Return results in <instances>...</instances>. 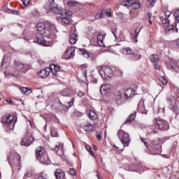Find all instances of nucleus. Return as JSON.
<instances>
[{
  "label": "nucleus",
  "instance_id": "69168bd1",
  "mask_svg": "<svg viewBox=\"0 0 179 179\" xmlns=\"http://www.w3.org/2000/svg\"><path fill=\"white\" fill-rule=\"evenodd\" d=\"M84 76H85V78H87V73H86V71H84Z\"/></svg>",
  "mask_w": 179,
  "mask_h": 179
},
{
  "label": "nucleus",
  "instance_id": "f3484780",
  "mask_svg": "<svg viewBox=\"0 0 179 179\" xmlns=\"http://www.w3.org/2000/svg\"><path fill=\"white\" fill-rule=\"evenodd\" d=\"M166 66L170 71H172L173 72H179L178 66H177V65H176L173 61L166 63Z\"/></svg>",
  "mask_w": 179,
  "mask_h": 179
},
{
  "label": "nucleus",
  "instance_id": "58836bf2",
  "mask_svg": "<svg viewBox=\"0 0 179 179\" xmlns=\"http://www.w3.org/2000/svg\"><path fill=\"white\" fill-rule=\"evenodd\" d=\"M165 33H166V34H170V33H174V27H167L165 29Z\"/></svg>",
  "mask_w": 179,
  "mask_h": 179
},
{
  "label": "nucleus",
  "instance_id": "052dcab7",
  "mask_svg": "<svg viewBox=\"0 0 179 179\" xmlns=\"http://www.w3.org/2000/svg\"><path fill=\"white\" fill-rule=\"evenodd\" d=\"M96 137H97L98 141H101V135H100L99 133H97Z\"/></svg>",
  "mask_w": 179,
  "mask_h": 179
},
{
  "label": "nucleus",
  "instance_id": "6ab92c4d",
  "mask_svg": "<svg viewBox=\"0 0 179 179\" xmlns=\"http://www.w3.org/2000/svg\"><path fill=\"white\" fill-rule=\"evenodd\" d=\"M48 70H49L48 69L41 70L38 73V76L40 78H42L43 79H45L46 78H48V76H50V71Z\"/></svg>",
  "mask_w": 179,
  "mask_h": 179
},
{
  "label": "nucleus",
  "instance_id": "f03ea898",
  "mask_svg": "<svg viewBox=\"0 0 179 179\" xmlns=\"http://www.w3.org/2000/svg\"><path fill=\"white\" fill-rule=\"evenodd\" d=\"M169 123L167 121L157 118L154 120V124L150 134H159V131H167L169 129Z\"/></svg>",
  "mask_w": 179,
  "mask_h": 179
},
{
  "label": "nucleus",
  "instance_id": "a19ab883",
  "mask_svg": "<svg viewBox=\"0 0 179 179\" xmlns=\"http://www.w3.org/2000/svg\"><path fill=\"white\" fill-rule=\"evenodd\" d=\"M77 5H78V1H70L67 2V6H69L70 8L76 6Z\"/></svg>",
  "mask_w": 179,
  "mask_h": 179
},
{
  "label": "nucleus",
  "instance_id": "8fccbe9b",
  "mask_svg": "<svg viewBox=\"0 0 179 179\" xmlns=\"http://www.w3.org/2000/svg\"><path fill=\"white\" fill-rule=\"evenodd\" d=\"M51 136H52V138H57V136H58V134L57 133V131L52 129L51 130Z\"/></svg>",
  "mask_w": 179,
  "mask_h": 179
},
{
  "label": "nucleus",
  "instance_id": "7c9ffc66",
  "mask_svg": "<svg viewBox=\"0 0 179 179\" xmlns=\"http://www.w3.org/2000/svg\"><path fill=\"white\" fill-rule=\"evenodd\" d=\"M159 57L158 55H152L150 56L151 62L157 64V62H159Z\"/></svg>",
  "mask_w": 179,
  "mask_h": 179
},
{
  "label": "nucleus",
  "instance_id": "bf43d9fd",
  "mask_svg": "<svg viewBox=\"0 0 179 179\" xmlns=\"http://www.w3.org/2000/svg\"><path fill=\"white\" fill-rule=\"evenodd\" d=\"M11 13H13V15H19V11L14 10L11 11Z\"/></svg>",
  "mask_w": 179,
  "mask_h": 179
},
{
  "label": "nucleus",
  "instance_id": "f704fd0d",
  "mask_svg": "<svg viewBox=\"0 0 179 179\" xmlns=\"http://www.w3.org/2000/svg\"><path fill=\"white\" fill-rule=\"evenodd\" d=\"M131 8H133V9H140L141 8V3L139 1H132V4H131Z\"/></svg>",
  "mask_w": 179,
  "mask_h": 179
},
{
  "label": "nucleus",
  "instance_id": "2eb2a0df",
  "mask_svg": "<svg viewBox=\"0 0 179 179\" xmlns=\"http://www.w3.org/2000/svg\"><path fill=\"white\" fill-rule=\"evenodd\" d=\"M48 69H49L55 76H57L58 75V72L61 71V66L55 64H51Z\"/></svg>",
  "mask_w": 179,
  "mask_h": 179
},
{
  "label": "nucleus",
  "instance_id": "c9c22d12",
  "mask_svg": "<svg viewBox=\"0 0 179 179\" xmlns=\"http://www.w3.org/2000/svg\"><path fill=\"white\" fill-rule=\"evenodd\" d=\"M171 106H172L174 110H177V99L176 97H173V99L171 100Z\"/></svg>",
  "mask_w": 179,
  "mask_h": 179
},
{
  "label": "nucleus",
  "instance_id": "3c124183",
  "mask_svg": "<svg viewBox=\"0 0 179 179\" xmlns=\"http://www.w3.org/2000/svg\"><path fill=\"white\" fill-rule=\"evenodd\" d=\"M22 2L23 3V5L27 7L29 6V3H30V0H22Z\"/></svg>",
  "mask_w": 179,
  "mask_h": 179
},
{
  "label": "nucleus",
  "instance_id": "a18cd8bd",
  "mask_svg": "<svg viewBox=\"0 0 179 179\" xmlns=\"http://www.w3.org/2000/svg\"><path fill=\"white\" fill-rule=\"evenodd\" d=\"M111 10L110 8H108L106 11H104V15H106L108 17H111Z\"/></svg>",
  "mask_w": 179,
  "mask_h": 179
},
{
  "label": "nucleus",
  "instance_id": "39448f33",
  "mask_svg": "<svg viewBox=\"0 0 179 179\" xmlns=\"http://www.w3.org/2000/svg\"><path fill=\"white\" fill-rule=\"evenodd\" d=\"M14 67L17 70V71H13V72H4V74L6 76L10 78V76L13 78H20V71L22 72H24V73H26L27 70L24 68V64L22 63H20L19 62L15 61L14 62Z\"/></svg>",
  "mask_w": 179,
  "mask_h": 179
},
{
  "label": "nucleus",
  "instance_id": "473e14b6",
  "mask_svg": "<svg viewBox=\"0 0 179 179\" xmlns=\"http://www.w3.org/2000/svg\"><path fill=\"white\" fill-rule=\"evenodd\" d=\"M135 117H136V113H132L131 115H129L127 117V120L126 122H124V124H127V122H129V123L132 122V121L135 120Z\"/></svg>",
  "mask_w": 179,
  "mask_h": 179
},
{
  "label": "nucleus",
  "instance_id": "ddd939ff",
  "mask_svg": "<svg viewBox=\"0 0 179 179\" xmlns=\"http://www.w3.org/2000/svg\"><path fill=\"white\" fill-rule=\"evenodd\" d=\"M114 99L119 103V104H121L122 101H124V91H117L114 94Z\"/></svg>",
  "mask_w": 179,
  "mask_h": 179
},
{
  "label": "nucleus",
  "instance_id": "e433bc0d",
  "mask_svg": "<svg viewBox=\"0 0 179 179\" xmlns=\"http://www.w3.org/2000/svg\"><path fill=\"white\" fill-rule=\"evenodd\" d=\"M80 52H81L82 55L85 57V58H90V55H89V52L85 49H79Z\"/></svg>",
  "mask_w": 179,
  "mask_h": 179
},
{
  "label": "nucleus",
  "instance_id": "7ed1b4c3",
  "mask_svg": "<svg viewBox=\"0 0 179 179\" xmlns=\"http://www.w3.org/2000/svg\"><path fill=\"white\" fill-rule=\"evenodd\" d=\"M36 159L44 166H48L51 163L48 154L43 147H38L36 149Z\"/></svg>",
  "mask_w": 179,
  "mask_h": 179
},
{
  "label": "nucleus",
  "instance_id": "0e129e2a",
  "mask_svg": "<svg viewBox=\"0 0 179 179\" xmlns=\"http://www.w3.org/2000/svg\"><path fill=\"white\" fill-rule=\"evenodd\" d=\"M96 177L98 179H101V176L100 175H99V171H96Z\"/></svg>",
  "mask_w": 179,
  "mask_h": 179
},
{
  "label": "nucleus",
  "instance_id": "4d7b16f0",
  "mask_svg": "<svg viewBox=\"0 0 179 179\" xmlns=\"http://www.w3.org/2000/svg\"><path fill=\"white\" fill-rule=\"evenodd\" d=\"M112 34H113L115 38H117V29H116L112 30Z\"/></svg>",
  "mask_w": 179,
  "mask_h": 179
},
{
  "label": "nucleus",
  "instance_id": "ea45409f",
  "mask_svg": "<svg viewBox=\"0 0 179 179\" xmlns=\"http://www.w3.org/2000/svg\"><path fill=\"white\" fill-rule=\"evenodd\" d=\"M58 150H61L62 153L64 152V144H60L59 145H56L55 148V152H58Z\"/></svg>",
  "mask_w": 179,
  "mask_h": 179
},
{
  "label": "nucleus",
  "instance_id": "9b49d317",
  "mask_svg": "<svg viewBox=\"0 0 179 179\" xmlns=\"http://www.w3.org/2000/svg\"><path fill=\"white\" fill-rule=\"evenodd\" d=\"M34 142V138L31 136L27 135L26 137L21 141L22 146H29Z\"/></svg>",
  "mask_w": 179,
  "mask_h": 179
},
{
  "label": "nucleus",
  "instance_id": "20e7f679",
  "mask_svg": "<svg viewBox=\"0 0 179 179\" xmlns=\"http://www.w3.org/2000/svg\"><path fill=\"white\" fill-rule=\"evenodd\" d=\"M17 121V117L15 115H8L7 116H4L1 119V122L9 131H13L15 128V124Z\"/></svg>",
  "mask_w": 179,
  "mask_h": 179
},
{
  "label": "nucleus",
  "instance_id": "e2e57ef3",
  "mask_svg": "<svg viewBox=\"0 0 179 179\" xmlns=\"http://www.w3.org/2000/svg\"><path fill=\"white\" fill-rule=\"evenodd\" d=\"M6 101L8 102V104H13V101L10 99H7Z\"/></svg>",
  "mask_w": 179,
  "mask_h": 179
},
{
  "label": "nucleus",
  "instance_id": "de8ad7c7",
  "mask_svg": "<svg viewBox=\"0 0 179 179\" xmlns=\"http://www.w3.org/2000/svg\"><path fill=\"white\" fill-rule=\"evenodd\" d=\"M68 173L71 176H76V171L74 169H70Z\"/></svg>",
  "mask_w": 179,
  "mask_h": 179
},
{
  "label": "nucleus",
  "instance_id": "a878e982",
  "mask_svg": "<svg viewBox=\"0 0 179 179\" xmlns=\"http://www.w3.org/2000/svg\"><path fill=\"white\" fill-rule=\"evenodd\" d=\"M88 115L89 118L92 120V121H94L99 118V115H97V113H96V112L94 110H90Z\"/></svg>",
  "mask_w": 179,
  "mask_h": 179
},
{
  "label": "nucleus",
  "instance_id": "338daca9",
  "mask_svg": "<svg viewBox=\"0 0 179 179\" xmlns=\"http://www.w3.org/2000/svg\"><path fill=\"white\" fill-rule=\"evenodd\" d=\"M93 148H94V150H97V146L93 145Z\"/></svg>",
  "mask_w": 179,
  "mask_h": 179
},
{
  "label": "nucleus",
  "instance_id": "6e6d98bb",
  "mask_svg": "<svg viewBox=\"0 0 179 179\" xmlns=\"http://www.w3.org/2000/svg\"><path fill=\"white\" fill-rule=\"evenodd\" d=\"M38 179H47V176L43 173H41V175L38 177Z\"/></svg>",
  "mask_w": 179,
  "mask_h": 179
},
{
  "label": "nucleus",
  "instance_id": "5fc2aeb1",
  "mask_svg": "<svg viewBox=\"0 0 179 179\" xmlns=\"http://www.w3.org/2000/svg\"><path fill=\"white\" fill-rule=\"evenodd\" d=\"M3 10H4V12H6V13H12V10H10L6 7L3 8Z\"/></svg>",
  "mask_w": 179,
  "mask_h": 179
},
{
  "label": "nucleus",
  "instance_id": "dca6fc26",
  "mask_svg": "<svg viewBox=\"0 0 179 179\" xmlns=\"http://www.w3.org/2000/svg\"><path fill=\"white\" fill-rule=\"evenodd\" d=\"M111 89H113V86H111V85L105 84L100 87V92L101 94H106V93H108Z\"/></svg>",
  "mask_w": 179,
  "mask_h": 179
},
{
  "label": "nucleus",
  "instance_id": "13d9d810",
  "mask_svg": "<svg viewBox=\"0 0 179 179\" xmlns=\"http://www.w3.org/2000/svg\"><path fill=\"white\" fill-rule=\"evenodd\" d=\"M78 96H79V97H83V96H85V92L80 91L78 94Z\"/></svg>",
  "mask_w": 179,
  "mask_h": 179
},
{
  "label": "nucleus",
  "instance_id": "4be33fe9",
  "mask_svg": "<svg viewBox=\"0 0 179 179\" xmlns=\"http://www.w3.org/2000/svg\"><path fill=\"white\" fill-rule=\"evenodd\" d=\"M138 113H141V114H145L146 113L145 108V102L143 101H141L138 106Z\"/></svg>",
  "mask_w": 179,
  "mask_h": 179
},
{
  "label": "nucleus",
  "instance_id": "4468645a",
  "mask_svg": "<svg viewBox=\"0 0 179 179\" xmlns=\"http://www.w3.org/2000/svg\"><path fill=\"white\" fill-rule=\"evenodd\" d=\"M74 102H75L74 96L71 97L70 100L69 99H67L64 102V103H62V102H61V101L59 100V104H61V106H62L63 107H66V108H71V106H73Z\"/></svg>",
  "mask_w": 179,
  "mask_h": 179
},
{
  "label": "nucleus",
  "instance_id": "0eeeda50",
  "mask_svg": "<svg viewBox=\"0 0 179 179\" xmlns=\"http://www.w3.org/2000/svg\"><path fill=\"white\" fill-rule=\"evenodd\" d=\"M117 136L120 142L122 143L124 148H127L131 143V138H129V134L125 132V131L120 129L117 132Z\"/></svg>",
  "mask_w": 179,
  "mask_h": 179
},
{
  "label": "nucleus",
  "instance_id": "c756f323",
  "mask_svg": "<svg viewBox=\"0 0 179 179\" xmlns=\"http://www.w3.org/2000/svg\"><path fill=\"white\" fill-rule=\"evenodd\" d=\"M62 96H64L66 97H71V96H72L71 92V90L66 89V90H64L62 92H61Z\"/></svg>",
  "mask_w": 179,
  "mask_h": 179
},
{
  "label": "nucleus",
  "instance_id": "680f3d73",
  "mask_svg": "<svg viewBox=\"0 0 179 179\" xmlns=\"http://www.w3.org/2000/svg\"><path fill=\"white\" fill-rule=\"evenodd\" d=\"M154 66H155V69H160V66H159L157 63L154 64Z\"/></svg>",
  "mask_w": 179,
  "mask_h": 179
},
{
  "label": "nucleus",
  "instance_id": "09e8293b",
  "mask_svg": "<svg viewBox=\"0 0 179 179\" xmlns=\"http://www.w3.org/2000/svg\"><path fill=\"white\" fill-rule=\"evenodd\" d=\"M175 19L176 22H179V10H177L174 13Z\"/></svg>",
  "mask_w": 179,
  "mask_h": 179
},
{
  "label": "nucleus",
  "instance_id": "cd10ccee",
  "mask_svg": "<svg viewBox=\"0 0 179 179\" xmlns=\"http://www.w3.org/2000/svg\"><path fill=\"white\" fill-rule=\"evenodd\" d=\"M83 129L84 131H86V132H90V131H93V124L87 123L83 127Z\"/></svg>",
  "mask_w": 179,
  "mask_h": 179
},
{
  "label": "nucleus",
  "instance_id": "f257e3e1",
  "mask_svg": "<svg viewBox=\"0 0 179 179\" xmlns=\"http://www.w3.org/2000/svg\"><path fill=\"white\" fill-rule=\"evenodd\" d=\"M36 29L38 31H43V33H39L37 34V40L34 41V43H37L40 45H43V47H48L50 43L45 41V38L50 40H55L57 38V27L55 24L50 21H46L45 23L39 22L36 25Z\"/></svg>",
  "mask_w": 179,
  "mask_h": 179
},
{
  "label": "nucleus",
  "instance_id": "1a4fd4ad",
  "mask_svg": "<svg viewBox=\"0 0 179 179\" xmlns=\"http://www.w3.org/2000/svg\"><path fill=\"white\" fill-rule=\"evenodd\" d=\"M101 76H102L103 79H107V78H111L113 76V70L111 68L107 66H101V69L99 70Z\"/></svg>",
  "mask_w": 179,
  "mask_h": 179
},
{
  "label": "nucleus",
  "instance_id": "aec40b11",
  "mask_svg": "<svg viewBox=\"0 0 179 179\" xmlns=\"http://www.w3.org/2000/svg\"><path fill=\"white\" fill-rule=\"evenodd\" d=\"M55 176L57 179H64L65 177V172L62 169H57L55 172Z\"/></svg>",
  "mask_w": 179,
  "mask_h": 179
},
{
  "label": "nucleus",
  "instance_id": "79ce46f5",
  "mask_svg": "<svg viewBox=\"0 0 179 179\" xmlns=\"http://www.w3.org/2000/svg\"><path fill=\"white\" fill-rule=\"evenodd\" d=\"M85 149H86V150H87V152H90V155H91V156H93L94 157V152H93V151H92V147H90V145H86Z\"/></svg>",
  "mask_w": 179,
  "mask_h": 179
},
{
  "label": "nucleus",
  "instance_id": "bb28decb",
  "mask_svg": "<svg viewBox=\"0 0 179 179\" xmlns=\"http://www.w3.org/2000/svg\"><path fill=\"white\" fill-rule=\"evenodd\" d=\"M10 64V63L9 62V61H8V57H5L1 62V68L3 69H6V67L9 66Z\"/></svg>",
  "mask_w": 179,
  "mask_h": 179
},
{
  "label": "nucleus",
  "instance_id": "2f4dec72",
  "mask_svg": "<svg viewBox=\"0 0 179 179\" xmlns=\"http://www.w3.org/2000/svg\"><path fill=\"white\" fill-rule=\"evenodd\" d=\"M20 91L21 92V93H23L24 94H26V93H31V89L29 87H20Z\"/></svg>",
  "mask_w": 179,
  "mask_h": 179
},
{
  "label": "nucleus",
  "instance_id": "72a5a7b5",
  "mask_svg": "<svg viewBox=\"0 0 179 179\" xmlns=\"http://www.w3.org/2000/svg\"><path fill=\"white\" fill-rule=\"evenodd\" d=\"M132 0H123L122 1V5L123 6H126L127 8L131 6L132 4Z\"/></svg>",
  "mask_w": 179,
  "mask_h": 179
},
{
  "label": "nucleus",
  "instance_id": "774afa93",
  "mask_svg": "<svg viewBox=\"0 0 179 179\" xmlns=\"http://www.w3.org/2000/svg\"><path fill=\"white\" fill-rule=\"evenodd\" d=\"M148 22H149L150 24H152V20H150V19H149Z\"/></svg>",
  "mask_w": 179,
  "mask_h": 179
},
{
  "label": "nucleus",
  "instance_id": "a211bd4d",
  "mask_svg": "<svg viewBox=\"0 0 179 179\" xmlns=\"http://www.w3.org/2000/svg\"><path fill=\"white\" fill-rule=\"evenodd\" d=\"M9 163H10V166H11L13 173H17L19 170H20V167H22V164L20 163V157L19 158V162H18L19 166L16 164H12L10 161L9 162Z\"/></svg>",
  "mask_w": 179,
  "mask_h": 179
},
{
  "label": "nucleus",
  "instance_id": "b1692460",
  "mask_svg": "<svg viewBox=\"0 0 179 179\" xmlns=\"http://www.w3.org/2000/svg\"><path fill=\"white\" fill-rule=\"evenodd\" d=\"M151 143L153 145V146H156L155 149L157 150V153H160V152H162V145L159 144V141H152Z\"/></svg>",
  "mask_w": 179,
  "mask_h": 179
},
{
  "label": "nucleus",
  "instance_id": "393cba45",
  "mask_svg": "<svg viewBox=\"0 0 179 179\" xmlns=\"http://www.w3.org/2000/svg\"><path fill=\"white\" fill-rule=\"evenodd\" d=\"M104 40V35L99 34L97 36V43L100 47H104V43L103 41Z\"/></svg>",
  "mask_w": 179,
  "mask_h": 179
},
{
  "label": "nucleus",
  "instance_id": "6e6552de",
  "mask_svg": "<svg viewBox=\"0 0 179 179\" xmlns=\"http://www.w3.org/2000/svg\"><path fill=\"white\" fill-rule=\"evenodd\" d=\"M72 16V13L69 10L63 11L62 14H60L59 16H57L58 22H62L64 24H69L71 20L69 18Z\"/></svg>",
  "mask_w": 179,
  "mask_h": 179
},
{
  "label": "nucleus",
  "instance_id": "412c9836",
  "mask_svg": "<svg viewBox=\"0 0 179 179\" xmlns=\"http://www.w3.org/2000/svg\"><path fill=\"white\" fill-rule=\"evenodd\" d=\"M69 37L70 43L71 44H76V41H78V35L76 34V29H75L73 33L70 34Z\"/></svg>",
  "mask_w": 179,
  "mask_h": 179
},
{
  "label": "nucleus",
  "instance_id": "9d476101",
  "mask_svg": "<svg viewBox=\"0 0 179 179\" xmlns=\"http://www.w3.org/2000/svg\"><path fill=\"white\" fill-rule=\"evenodd\" d=\"M170 16H171V12H162L159 15V19L164 24H170V20H169V17H170Z\"/></svg>",
  "mask_w": 179,
  "mask_h": 179
},
{
  "label": "nucleus",
  "instance_id": "c85d7f7f",
  "mask_svg": "<svg viewBox=\"0 0 179 179\" xmlns=\"http://www.w3.org/2000/svg\"><path fill=\"white\" fill-rule=\"evenodd\" d=\"M156 2H157V0H148L146 2V6L148 8H153L156 5Z\"/></svg>",
  "mask_w": 179,
  "mask_h": 179
},
{
  "label": "nucleus",
  "instance_id": "49530a36",
  "mask_svg": "<svg viewBox=\"0 0 179 179\" xmlns=\"http://www.w3.org/2000/svg\"><path fill=\"white\" fill-rule=\"evenodd\" d=\"M131 55H133V57H134V59H136V61H138V60L141 59V58H142V55H138L134 52Z\"/></svg>",
  "mask_w": 179,
  "mask_h": 179
},
{
  "label": "nucleus",
  "instance_id": "c03bdc74",
  "mask_svg": "<svg viewBox=\"0 0 179 179\" xmlns=\"http://www.w3.org/2000/svg\"><path fill=\"white\" fill-rule=\"evenodd\" d=\"M159 80L163 85H167V80L166 79V77L164 76H161L159 78Z\"/></svg>",
  "mask_w": 179,
  "mask_h": 179
},
{
  "label": "nucleus",
  "instance_id": "603ef678",
  "mask_svg": "<svg viewBox=\"0 0 179 179\" xmlns=\"http://www.w3.org/2000/svg\"><path fill=\"white\" fill-rule=\"evenodd\" d=\"M141 141L144 143L145 148H147V149H149V147L148 146V143L146 142V139L144 138H141Z\"/></svg>",
  "mask_w": 179,
  "mask_h": 179
},
{
  "label": "nucleus",
  "instance_id": "5701e85b",
  "mask_svg": "<svg viewBox=\"0 0 179 179\" xmlns=\"http://www.w3.org/2000/svg\"><path fill=\"white\" fill-rule=\"evenodd\" d=\"M134 90L129 88L123 92V96L127 99H129V97H132L134 96Z\"/></svg>",
  "mask_w": 179,
  "mask_h": 179
},
{
  "label": "nucleus",
  "instance_id": "37998d69",
  "mask_svg": "<svg viewBox=\"0 0 179 179\" xmlns=\"http://www.w3.org/2000/svg\"><path fill=\"white\" fill-rule=\"evenodd\" d=\"M124 51L127 55H132V54H134V51H132V49H131L130 48H127L124 49Z\"/></svg>",
  "mask_w": 179,
  "mask_h": 179
},
{
  "label": "nucleus",
  "instance_id": "f8f14e48",
  "mask_svg": "<svg viewBox=\"0 0 179 179\" xmlns=\"http://www.w3.org/2000/svg\"><path fill=\"white\" fill-rule=\"evenodd\" d=\"M75 57V47L69 48L64 54L65 59H71Z\"/></svg>",
  "mask_w": 179,
  "mask_h": 179
},
{
  "label": "nucleus",
  "instance_id": "864d4df0",
  "mask_svg": "<svg viewBox=\"0 0 179 179\" xmlns=\"http://www.w3.org/2000/svg\"><path fill=\"white\" fill-rule=\"evenodd\" d=\"M141 30H142V28H140L138 29V28L136 29V30H135L136 34L134 35V38H138V34H139V32H141Z\"/></svg>",
  "mask_w": 179,
  "mask_h": 179
},
{
  "label": "nucleus",
  "instance_id": "423d86ee",
  "mask_svg": "<svg viewBox=\"0 0 179 179\" xmlns=\"http://www.w3.org/2000/svg\"><path fill=\"white\" fill-rule=\"evenodd\" d=\"M55 0H49V6L45 7V9L52 13H55L57 16L62 15L65 10H62L61 7L58 6V4H55Z\"/></svg>",
  "mask_w": 179,
  "mask_h": 179
},
{
  "label": "nucleus",
  "instance_id": "4c0bfd02",
  "mask_svg": "<svg viewBox=\"0 0 179 179\" xmlns=\"http://www.w3.org/2000/svg\"><path fill=\"white\" fill-rule=\"evenodd\" d=\"M104 17V10H101V11L98 12L95 15V19H103Z\"/></svg>",
  "mask_w": 179,
  "mask_h": 179
}]
</instances>
